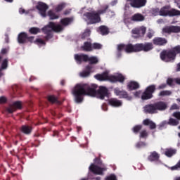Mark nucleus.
<instances>
[{
	"mask_svg": "<svg viewBox=\"0 0 180 180\" xmlns=\"http://www.w3.org/2000/svg\"><path fill=\"white\" fill-rule=\"evenodd\" d=\"M146 32H147V27L144 26H141L139 27L134 28L131 30L132 34H136L135 39H140V37H144V34H146Z\"/></svg>",
	"mask_w": 180,
	"mask_h": 180,
	"instance_id": "14",
	"label": "nucleus"
},
{
	"mask_svg": "<svg viewBox=\"0 0 180 180\" xmlns=\"http://www.w3.org/2000/svg\"><path fill=\"white\" fill-rule=\"evenodd\" d=\"M88 61L89 64H98V63H99V60L96 56H88Z\"/></svg>",
	"mask_w": 180,
	"mask_h": 180,
	"instance_id": "38",
	"label": "nucleus"
},
{
	"mask_svg": "<svg viewBox=\"0 0 180 180\" xmlns=\"http://www.w3.org/2000/svg\"><path fill=\"white\" fill-rule=\"evenodd\" d=\"M157 90V87L155 84L149 85L146 87L144 92L142 93L141 98L142 101H148V99H151L154 97L153 94Z\"/></svg>",
	"mask_w": 180,
	"mask_h": 180,
	"instance_id": "7",
	"label": "nucleus"
},
{
	"mask_svg": "<svg viewBox=\"0 0 180 180\" xmlns=\"http://www.w3.org/2000/svg\"><path fill=\"white\" fill-rule=\"evenodd\" d=\"M175 154H176V149L167 148L165 152V155L169 158L172 157V155H175Z\"/></svg>",
	"mask_w": 180,
	"mask_h": 180,
	"instance_id": "34",
	"label": "nucleus"
},
{
	"mask_svg": "<svg viewBox=\"0 0 180 180\" xmlns=\"http://www.w3.org/2000/svg\"><path fill=\"white\" fill-rule=\"evenodd\" d=\"M153 36H154V30L149 29L146 37H148V39H151Z\"/></svg>",
	"mask_w": 180,
	"mask_h": 180,
	"instance_id": "48",
	"label": "nucleus"
},
{
	"mask_svg": "<svg viewBox=\"0 0 180 180\" xmlns=\"http://www.w3.org/2000/svg\"><path fill=\"white\" fill-rule=\"evenodd\" d=\"M124 81H126V77L121 73L118 74L117 75H110V82H112L113 84H116V82L124 84Z\"/></svg>",
	"mask_w": 180,
	"mask_h": 180,
	"instance_id": "16",
	"label": "nucleus"
},
{
	"mask_svg": "<svg viewBox=\"0 0 180 180\" xmlns=\"http://www.w3.org/2000/svg\"><path fill=\"white\" fill-rule=\"evenodd\" d=\"M144 112L149 113L150 115H154L157 113V110L155 108V104H148L144 107Z\"/></svg>",
	"mask_w": 180,
	"mask_h": 180,
	"instance_id": "22",
	"label": "nucleus"
},
{
	"mask_svg": "<svg viewBox=\"0 0 180 180\" xmlns=\"http://www.w3.org/2000/svg\"><path fill=\"white\" fill-rule=\"evenodd\" d=\"M89 172L94 175H103V172L106 171V167H101L95 164H91L89 167Z\"/></svg>",
	"mask_w": 180,
	"mask_h": 180,
	"instance_id": "12",
	"label": "nucleus"
},
{
	"mask_svg": "<svg viewBox=\"0 0 180 180\" xmlns=\"http://www.w3.org/2000/svg\"><path fill=\"white\" fill-rule=\"evenodd\" d=\"M40 28L36 27H32L29 30L30 34H37V33H40Z\"/></svg>",
	"mask_w": 180,
	"mask_h": 180,
	"instance_id": "39",
	"label": "nucleus"
},
{
	"mask_svg": "<svg viewBox=\"0 0 180 180\" xmlns=\"http://www.w3.org/2000/svg\"><path fill=\"white\" fill-rule=\"evenodd\" d=\"M166 82H167V85H169V86H174L175 84H176L175 82V79H173V78H168Z\"/></svg>",
	"mask_w": 180,
	"mask_h": 180,
	"instance_id": "44",
	"label": "nucleus"
},
{
	"mask_svg": "<svg viewBox=\"0 0 180 180\" xmlns=\"http://www.w3.org/2000/svg\"><path fill=\"white\" fill-rule=\"evenodd\" d=\"M13 91L14 94H20V89H19V86H14L13 87Z\"/></svg>",
	"mask_w": 180,
	"mask_h": 180,
	"instance_id": "51",
	"label": "nucleus"
},
{
	"mask_svg": "<svg viewBox=\"0 0 180 180\" xmlns=\"http://www.w3.org/2000/svg\"><path fill=\"white\" fill-rule=\"evenodd\" d=\"M36 9L39 11V13L42 18H47L46 12L49 9V5H47L46 3L39 1L36 6Z\"/></svg>",
	"mask_w": 180,
	"mask_h": 180,
	"instance_id": "10",
	"label": "nucleus"
},
{
	"mask_svg": "<svg viewBox=\"0 0 180 180\" xmlns=\"http://www.w3.org/2000/svg\"><path fill=\"white\" fill-rule=\"evenodd\" d=\"M167 124H168V122L167 121H163L159 124V129L161 130V129H162V127H165Z\"/></svg>",
	"mask_w": 180,
	"mask_h": 180,
	"instance_id": "56",
	"label": "nucleus"
},
{
	"mask_svg": "<svg viewBox=\"0 0 180 180\" xmlns=\"http://www.w3.org/2000/svg\"><path fill=\"white\" fill-rule=\"evenodd\" d=\"M167 124H169V126H178L179 122L174 118H169Z\"/></svg>",
	"mask_w": 180,
	"mask_h": 180,
	"instance_id": "40",
	"label": "nucleus"
},
{
	"mask_svg": "<svg viewBox=\"0 0 180 180\" xmlns=\"http://www.w3.org/2000/svg\"><path fill=\"white\" fill-rule=\"evenodd\" d=\"M91 72H92V66L87 65L85 70L79 73V76L82 78H88V77H90Z\"/></svg>",
	"mask_w": 180,
	"mask_h": 180,
	"instance_id": "24",
	"label": "nucleus"
},
{
	"mask_svg": "<svg viewBox=\"0 0 180 180\" xmlns=\"http://www.w3.org/2000/svg\"><path fill=\"white\" fill-rule=\"evenodd\" d=\"M166 86H167V84L163 83L158 86V89H165Z\"/></svg>",
	"mask_w": 180,
	"mask_h": 180,
	"instance_id": "58",
	"label": "nucleus"
},
{
	"mask_svg": "<svg viewBox=\"0 0 180 180\" xmlns=\"http://www.w3.org/2000/svg\"><path fill=\"white\" fill-rule=\"evenodd\" d=\"M140 95H141V91H138L134 93V96H136V98H140Z\"/></svg>",
	"mask_w": 180,
	"mask_h": 180,
	"instance_id": "60",
	"label": "nucleus"
},
{
	"mask_svg": "<svg viewBox=\"0 0 180 180\" xmlns=\"http://www.w3.org/2000/svg\"><path fill=\"white\" fill-rule=\"evenodd\" d=\"M73 19L72 18H65L60 20V25L62 26H68L72 22Z\"/></svg>",
	"mask_w": 180,
	"mask_h": 180,
	"instance_id": "33",
	"label": "nucleus"
},
{
	"mask_svg": "<svg viewBox=\"0 0 180 180\" xmlns=\"http://www.w3.org/2000/svg\"><path fill=\"white\" fill-rule=\"evenodd\" d=\"M98 32H100L102 36H106L107 34H109V28L105 25H101L98 28Z\"/></svg>",
	"mask_w": 180,
	"mask_h": 180,
	"instance_id": "31",
	"label": "nucleus"
},
{
	"mask_svg": "<svg viewBox=\"0 0 180 180\" xmlns=\"http://www.w3.org/2000/svg\"><path fill=\"white\" fill-rule=\"evenodd\" d=\"M47 15L49 17L50 20H55L60 18V15H57L53 10H49L47 13Z\"/></svg>",
	"mask_w": 180,
	"mask_h": 180,
	"instance_id": "32",
	"label": "nucleus"
},
{
	"mask_svg": "<svg viewBox=\"0 0 180 180\" xmlns=\"http://www.w3.org/2000/svg\"><path fill=\"white\" fill-rule=\"evenodd\" d=\"M155 108L157 110H165L167 109V103L164 101H159L157 103H155Z\"/></svg>",
	"mask_w": 180,
	"mask_h": 180,
	"instance_id": "30",
	"label": "nucleus"
},
{
	"mask_svg": "<svg viewBox=\"0 0 180 180\" xmlns=\"http://www.w3.org/2000/svg\"><path fill=\"white\" fill-rule=\"evenodd\" d=\"M172 92L169 90H164L159 93L158 96H169L172 95Z\"/></svg>",
	"mask_w": 180,
	"mask_h": 180,
	"instance_id": "42",
	"label": "nucleus"
},
{
	"mask_svg": "<svg viewBox=\"0 0 180 180\" xmlns=\"http://www.w3.org/2000/svg\"><path fill=\"white\" fill-rule=\"evenodd\" d=\"M142 129H143V125H135L132 128V131L135 134H139V133L140 132V130H141Z\"/></svg>",
	"mask_w": 180,
	"mask_h": 180,
	"instance_id": "41",
	"label": "nucleus"
},
{
	"mask_svg": "<svg viewBox=\"0 0 180 180\" xmlns=\"http://www.w3.org/2000/svg\"><path fill=\"white\" fill-rule=\"evenodd\" d=\"M127 88L129 91H136V89L140 88V84L137 82L131 81L129 82V84H127Z\"/></svg>",
	"mask_w": 180,
	"mask_h": 180,
	"instance_id": "27",
	"label": "nucleus"
},
{
	"mask_svg": "<svg viewBox=\"0 0 180 180\" xmlns=\"http://www.w3.org/2000/svg\"><path fill=\"white\" fill-rule=\"evenodd\" d=\"M127 2H129V5L136 9L144 8L147 5V0H127Z\"/></svg>",
	"mask_w": 180,
	"mask_h": 180,
	"instance_id": "13",
	"label": "nucleus"
},
{
	"mask_svg": "<svg viewBox=\"0 0 180 180\" xmlns=\"http://www.w3.org/2000/svg\"><path fill=\"white\" fill-rule=\"evenodd\" d=\"M98 85L92 84L91 85L88 84H77L75 85L72 91V94L74 96L75 102L76 103H82L84 101V96L88 95L89 96H96V89Z\"/></svg>",
	"mask_w": 180,
	"mask_h": 180,
	"instance_id": "1",
	"label": "nucleus"
},
{
	"mask_svg": "<svg viewBox=\"0 0 180 180\" xmlns=\"http://www.w3.org/2000/svg\"><path fill=\"white\" fill-rule=\"evenodd\" d=\"M172 110H178L179 109V106L176 104H173L172 106H171V108H170Z\"/></svg>",
	"mask_w": 180,
	"mask_h": 180,
	"instance_id": "57",
	"label": "nucleus"
},
{
	"mask_svg": "<svg viewBox=\"0 0 180 180\" xmlns=\"http://www.w3.org/2000/svg\"><path fill=\"white\" fill-rule=\"evenodd\" d=\"M108 15L109 18H113V16H115V13L112 11L109 10L108 12Z\"/></svg>",
	"mask_w": 180,
	"mask_h": 180,
	"instance_id": "59",
	"label": "nucleus"
},
{
	"mask_svg": "<svg viewBox=\"0 0 180 180\" xmlns=\"http://www.w3.org/2000/svg\"><path fill=\"white\" fill-rule=\"evenodd\" d=\"M143 126H149V129L150 130H154L155 129H157V124L151 121L150 119H146L143 121Z\"/></svg>",
	"mask_w": 180,
	"mask_h": 180,
	"instance_id": "26",
	"label": "nucleus"
},
{
	"mask_svg": "<svg viewBox=\"0 0 180 180\" xmlns=\"http://www.w3.org/2000/svg\"><path fill=\"white\" fill-rule=\"evenodd\" d=\"M108 103L110 106H113L114 108H119V106H122V101L117 98H110L108 101Z\"/></svg>",
	"mask_w": 180,
	"mask_h": 180,
	"instance_id": "29",
	"label": "nucleus"
},
{
	"mask_svg": "<svg viewBox=\"0 0 180 180\" xmlns=\"http://www.w3.org/2000/svg\"><path fill=\"white\" fill-rule=\"evenodd\" d=\"M89 36H91V30L86 29L82 34V39H85L86 37H89Z\"/></svg>",
	"mask_w": 180,
	"mask_h": 180,
	"instance_id": "43",
	"label": "nucleus"
},
{
	"mask_svg": "<svg viewBox=\"0 0 180 180\" xmlns=\"http://www.w3.org/2000/svg\"><path fill=\"white\" fill-rule=\"evenodd\" d=\"M94 77L98 79V81H110V76H109V72H103L102 74H97Z\"/></svg>",
	"mask_w": 180,
	"mask_h": 180,
	"instance_id": "21",
	"label": "nucleus"
},
{
	"mask_svg": "<svg viewBox=\"0 0 180 180\" xmlns=\"http://www.w3.org/2000/svg\"><path fill=\"white\" fill-rule=\"evenodd\" d=\"M8 68V59H4L1 63V70H6Z\"/></svg>",
	"mask_w": 180,
	"mask_h": 180,
	"instance_id": "47",
	"label": "nucleus"
},
{
	"mask_svg": "<svg viewBox=\"0 0 180 180\" xmlns=\"http://www.w3.org/2000/svg\"><path fill=\"white\" fill-rule=\"evenodd\" d=\"M47 99L49 102H50L51 103H58V98H57V96L54 95L48 96Z\"/></svg>",
	"mask_w": 180,
	"mask_h": 180,
	"instance_id": "37",
	"label": "nucleus"
},
{
	"mask_svg": "<svg viewBox=\"0 0 180 180\" xmlns=\"http://www.w3.org/2000/svg\"><path fill=\"white\" fill-rule=\"evenodd\" d=\"M20 130L21 133H22L23 134H26V136H29L32 134V131H33V127L28 124H25L21 126Z\"/></svg>",
	"mask_w": 180,
	"mask_h": 180,
	"instance_id": "23",
	"label": "nucleus"
},
{
	"mask_svg": "<svg viewBox=\"0 0 180 180\" xmlns=\"http://www.w3.org/2000/svg\"><path fill=\"white\" fill-rule=\"evenodd\" d=\"M153 43L155 46H166L168 44V39L164 37H155L153 39Z\"/></svg>",
	"mask_w": 180,
	"mask_h": 180,
	"instance_id": "18",
	"label": "nucleus"
},
{
	"mask_svg": "<svg viewBox=\"0 0 180 180\" xmlns=\"http://www.w3.org/2000/svg\"><path fill=\"white\" fill-rule=\"evenodd\" d=\"M49 29H51V30L56 33H59V32H62L64 28L61 25H56V22H49L46 26L42 28V31L45 33V34H46L44 37L45 40H50V39H53L51 30Z\"/></svg>",
	"mask_w": 180,
	"mask_h": 180,
	"instance_id": "4",
	"label": "nucleus"
},
{
	"mask_svg": "<svg viewBox=\"0 0 180 180\" xmlns=\"http://www.w3.org/2000/svg\"><path fill=\"white\" fill-rule=\"evenodd\" d=\"M75 60L77 64H82V61L84 63L88 62V55L86 54H75Z\"/></svg>",
	"mask_w": 180,
	"mask_h": 180,
	"instance_id": "20",
	"label": "nucleus"
},
{
	"mask_svg": "<svg viewBox=\"0 0 180 180\" xmlns=\"http://www.w3.org/2000/svg\"><path fill=\"white\" fill-rule=\"evenodd\" d=\"M174 117H176L178 120H180V112H174L172 115Z\"/></svg>",
	"mask_w": 180,
	"mask_h": 180,
	"instance_id": "54",
	"label": "nucleus"
},
{
	"mask_svg": "<svg viewBox=\"0 0 180 180\" xmlns=\"http://www.w3.org/2000/svg\"><path fill=\"white\" fill-rule=\"evenodd\" d=\"M8 100L6 98V97L5 96H1L0 97V105H2V104H4V103H6V101H7Z\"/></svg>",
	"mask_w": 180,
	"mask_h": 180,
	"instance_id": "55",
	"label": "nucleus"
},
{
	"mask_svg": "<svg viewBox=\"0 0 180 180\" xmlns=\"http://www.w3.org/2000/svg\"><path fill=\"white\" fill-rule=\"evenodd\" d=\"M148 160L150 162L159 161L160 154H158V153H157L156 151L151 152L150 155L148 157Z\"/></svg>",
	"mask_w": 180,
	"mask_h": 180,
	"instance_id": "25",
	"label": "nucleus"
},
{
	"mask_svg": "<svg viewBox=\"0 0 180 180\" xmlns=\"http://www.w3.org/2000/svg\"><path fill=\"white\" fill-rule=\"evenodd\" d=\"M96 95L99 99H105L106 96H109V90L105 86H100Z\"/></svg>",
	"mask_w": 180,
	"mask_h": 180,
	"instance_id": "15",
	"label": "nucleus"
},
{
	"mask_svg": "<svg viewBox=\"0 0 180 180\" xmlns=\"http://www.w3.org/2000/svg\"><path fill=\"white\" fill-rule=\"evenodd\" d=\"M146 146H147V143L143 141H139L136 144V148H143V147H146Z\"/></svg>",
	"mask_w": 180,
	"mask_h": 180,
	"instance_id": "46",
	"label": "nucleus"
},
{
	"mask_svg": "<svg viewBox=\"0 0 180 180\" xmlns=\"http://www.w3.org/2000/svg\"><path fill=\"white\" fill-rule=\"evenodd\" d=\"M160 16H164L166 18L169 16V18H174V16H180V11L176 10L175 8H171L170 6H165L162 7L159 12Z\"/></svg>",
	"mask_w": 180,
	"mask_h": 180,
	"instance_id": "5",
	"label": "nucleus"
},
{
	"mask_svg": "<svg viewBox=\"0 0 180 180\" xmlns=\"http://www.w3.org/2000/svg\"><path fill=\"white\" fill-rule=\"evenodd\" d=\"M109 5H105L102 9L96 11L86 12L84 14V18L89 22V25H95L101 22V15H104L108 12Z\"/></svg>",
	"mask_w": 180,
	"mask_h": 180,
	"instance_id": "3",
	"label": "nucleus"
},
{
	"mask_svg": "<svg viewBox=\"0 0 180 180\" xmlns=\"http://www.w3.org/2000/svg\"><path fill=\"white\" fill-rule=\"evenodd\" d=\"M34 40V37H29L27 33L26 32H21L18 34V41L20 44H25V43H33Z\"/></svg>",
	"mask_w": 180,
	"mask_h": 180,
	"instance_id": "9",
	"label": "nucleus"
},
{
	"mask_svg": "<svg viewBox=\"0 0 180 180\" xmlns=\"http://www.w3.org/2000/svg\"><path fill=\"white\" fill-rule=\"evenodd\" d=\"M94 161L97 165H102V160L100 158H96Z\"/></svg>",
	"mask_w": 180,
	"mask_h": 180,
	"instance_id": "52",
	"label": "nucleus"
},
{
	"mask_svg": "<svg viewBox=\"0 0 180 180\" xmlns=\"http://www.w3.org/2000/svg\"><path fill=\"white\" fill-rule=\"evenodd\" d=\"M160 58L162 61H165V63H169L170 61H174L176 58L174 56V53H172L171 49H169L163 50L160 53Z\"/></svg>",
	"mask_w": 180,
	"mask_h": 180,
	"instance_id": "8",
	"label": "nucleus"
},
{
	"mask_svg": "<svg viewBox=\"0 0 180 180\" xmlns=\"http://www.w3.org/2000/svg\"><path fill=\"white\" fill-rule=\"evenodd\" d=\"M5 42L9 43V35L8 34H5Z\"/></svg>",
	"mask_w": 180,
	"mask_h": 180,
	"instance_id": "61",
	"label": "nucleus"
},
{
	"mask_svg": "<svg viewBox=\"0 0 180 180\" xmlns=\"http://www.w3.org/2000/svg\"><path fill=\"white\" fill-rule=\"evenodd\" d=\"M172 53H173V56L176 58V54H180V45H177L170 49Z\"/></svg>",
	"mask_w": 180,
	"mask_h": 180,
	"instance_id": "35",
	"label": "nucleus"
},
{
	"mask_svg": "<svg viewBox=\"0 0 180 180\" xmlns=\"http://www.w3.org/2000/svg\"><path fill=\"white\" fill-rule=\"evenodd\" d=\"M114 94L116 96H119L120 99H127V101H131L133 98L129 96L127 91L121 90L118 87L114 89Z\"/></svg>",
	"mask_w": 180,
	"mask_h": 180,
	"instance_id": "11",
	"label": "nucleus"
},
{
	"mask_svg": "<svg viewBox=\"0 0 180 180\" xmlns=\"http://www.w3.org/2000/svg\"><path fill=\"white\" fill-rule=\"evenodd\" d=\"M16 109H22V102L15 101L13 103L12 106L8 107L6 109L8 113H13L16 111Z\"/></svg>",
	"mask_w": 180,
	"mask_h": 180,
	"instance_id": "19",
	"label": "nucleus"
},
{
	"mask_svg": "<svg viewBox=\"0 0 180 180\" xmlns=\"http://www.w3.org/2000/svg\"><path fill=\"white\" fill-rule=\"evenodd\" d=\"M180 27L179 26H167L162 28V33H167V34H171V33H179Z\"/></svg>",
	"mask_w": 180,
	"mask_h": 180,
	"instance_id": "17",
	"label": "nucleus"
},
{
	"mask_svg": "<svg viewBox=\"0 0 180 180\" xmlns=\"http://www.w3.org/2000/svg\"><path fill=\"white\" fill-rule=\"evenodd\" d=\"M146 18L141 13H135L131 17V20L132 22H143Z\"/></svg>",
	"mask_w": 180,
	"mask_h": 180,
	"instance_id": "28",
	"label": "nucleus"
},
{
	"mask_svg": "<svg viewBox=\"0 0 180 180\" xmlns=\"http://www.w3.org/2000/svg\"><path fill=\"white\" fill-rule=\"evenodd\" d=\"M103 45L99 43H91V41H85L81 49L83 51L91 52L94 50H102Z\"/></svg>",
	"mask_w": 180,
	"mask_h": 180,
	"instance_id": "6",
	"label": "nucleus"
},
{
	"mask_svg": "<svg viewBox=\"0 0 180 180\" xmlns=\"http://www.w3.org/2000/svg\"><path fill=\"white\" fill-rule=\"evenodd\" d=\"M122 50L126 51V44H121L117 46V51H122Z\"/></svg>",
	"mask_w": 180,
	"mask_h": 180,
	"instance_id": "49",
	"label": "nucleus"
},
{
	"mask_svg": "<svg viewBox=\"0 0 180 180\" xmlns=\"http://www.w3.org/2000/svg\"><path fill=\"white\" fill-rule=\"evenodd\" d=\"M34 43H35V44H46V42L44 41V40L41 39H37Z\"/></svg>",
	"mask_w": 180,
	"mask_h": 180,
	"instance_id": "50",
	"label": "nucleus"
},
{
	"mask_svg": "<svg viewBox=\"0 0 180 180\" xmlns=\"http://www.w3.org/2000/svg\"><path fill=\"white\" fill-rule=\"evenodd\" d=\"M175 83L177 84L178 85H180V78H176Z\"/></svg>",
	"mask_w": 180,
	"mask_h": 180,
	"instance_id": "64",
	"label": "nucleus"
},
{
	"mask_svg": "<svg viewBox=\"0 0 180 180\" xmlns=\"http://www.w3.org/2000/svg\"><path fill=\"white\" fill-rule=\"evenodd\" d=\"M140 137L141 139H146V137H148V132H147V130L143 129L140 132Z\"/></svg>",
	"mask_w": 180,
	"mask_h": 180,
	"instance_id": "45",
	"label": "nucleus"
},
{
	"mask_svg": "<svg viewBox=\"0 0 180 180\" xmlns=\"http://www.w3.org/2000/svg\"><path fill=\"white\" fill-rule=\"evenodd\" d=\"M153 49H154V45L151 42L139 43L134 45L128 44L125 45L126 53H140V51L148 53Z\"/></svg>",
	"mask_w": 180,
	"mask_h": 180,
	"instance_id": "2",
	"label": "nucleus"
},
{
	"mask_svg": "<svg viewBox=\"0 0 180 180\" xmlns=\"http://www.w3.org/2000/svg\"><path fill=\"white\" fill-rule=\"evenodd\" d=\"M105 180H117V179L116 178V176L115 174H111L108 176Z\"/></svg>",
	"mask_w": 180,
	"mask_h": 180,
	"instance_id": "53",
	"label": "nucleus"
},
{
	"mask_svg": "<svg viewBox=\"0 0 180 180\" xmlns=\"http://www.w3.org/2000/svg\"><path fill=\"white\" fill-rule=\"evenodd\" d=\"M1 54H6V53H8V49H1Z\"/></svg>",
	"mask_w": 180,
	"mask_h": 180,
	"instance_id": "62",
	"label": "nucleus"
},
{
	"mask_svg": "<svg viewBox=\"0 0 180 180\" xmlns=\"http://www.w3.org/2000/svg\"><path fill=\"white\" fill-rule=\"evenodd\" d=\"M19 12H20V15H23V13H25V12H26V11L24 8H20Z\"/></svg>",
	"mask_w": 180,
	"mask_h": 180,
	"instance_id": "63",
	"label": "nucleus"
},
{
	"mask_svg": "<svg viewBox=\"0 0 180 180\" xmlns=\"http://www.w3.org/2000/svg\"><path fill=\"white\" fill-rule=\"evenodd\" d=\"M65 6H67V4L62 2L59 4L55 8L56 12H61L64 8H65Z\"/></svg>",
	"mask_w": 180,
	"mask_h": 180,
	"instance_id": "36",
	"label": "nucleus"
}]
</instances>
